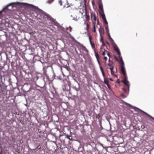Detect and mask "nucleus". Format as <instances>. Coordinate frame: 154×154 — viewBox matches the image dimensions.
I'll return each instance as SVG.
<instances>
[{
    "instance_id": "nucleus-1",
    "label": "nucleus",
    "mask_w": 154,
    "mask_h": 154,
    "mask_svg": "<svg viewBox=\"0 0 154 154\" xmlns=\"http://www.w3.org/2000/svg\"><path fill=\"white\" fill-rule=\"evenodd\" d=\"M35 8L39 11V12L41 15H44L45 16L47 17V18L48 20H50L52 22L53 24L57 26H59V23L56 21L54 19L51 17L49 14L43 11L42 10L40 9L37 7H35Z\"/></svg>"
},
{
    "instance_id": "nucleus-2",
    "label": "nucleus",
    "mask_w": 154,
    "mask_h": 154,
    "mask_svg": "<svg viewBox=\"0 0 154 154\" xmlns=\"http://www.w3.org/2000/svg\"><path fill=\"white\" fill-rule=\"evenodd\" d=\"M122 82L126 85L127 87L123 89V90L127 94H128L129 91L130 85L129 82L128 81H122Z\"/></svg>"
},
{
    "instance_id": "nucleus-3",
    "label": "nucleus",
    "mask_w": 154,
    "mask_h": 154,
    "mask_svg": "<svg viewBox=\"0 0 154 154\" xmlns=\"http://www.w3.org/2000/svg\"><path fill=\"white\" fill-rule=\"evenodd\" d=\"M70 89V86L67 85H64L63 86V89L64 91H68Z\"/></svg>"
},
{
    "instance_id": "nucleus-4",
    "label": "nucleus",
    "mask_w": 154,
    "mask_h": 154,
    "mask_svg": "<svg viewBox=\"0 0 154 154\" xmlns=\"http://www.w3.org/2000/svg\"><path fill=\"white\" fill-rule=\"evenodd\" d=\"M100 13L103 20H105L106 19V18L105 14L104 13V12H101L100 11Z\"/></svg>"
},
{
    "instance_id": "nucleus-5",
    "label": "nucleus",
    "mask_w": 154,
    "mask_h": 154,
    "mask_svg": "<svg viewBox=\"0 0 154 154\" xmlns=\"http://www.w3.org/2000/svg\"><path fill=\"white\" fill-rule=\"evenodd\" d=\"M121 71L123 75H125L126 74L124 67L121 66Z\"/></svg>"
},
{
    "instance_id": "nucleus-6",
    "label": "nucleus",
    "mask_w": 154,
    "mask_h": 154,
    "mask_svg": "<svg viewBox=\"0 0 154 154\" xmlns=\"http://www.w3.org/2000/svg\"><path fill=\"white\" fill-rule=\"evenodd\" d=\"M138 109L140 111L142 112H143V113H144L145 114H146L147 116H149V117H150V118H152L154 120V118L152 117V116H150V115L148 114L146 112H145L141 110V109Z\"/></svg>"
},
{
    "instance_id": "nucleus-7",
    "label": "nucleus",
    "mask_w": 154,
    "mask_h": 154,
    "mask_svg": "<svg viewBox=\"0 0 154 154\" xmlns=\"http://www.w3.org/2000/svg\"><path fill=\"white\" fill-rule=\"evenodd\" d=\"M99 31L100 33V35L101 36L102 34H103L104 33V30L103 29H101L100 27L99 29Z\"/></svg>"
},
{
    "instance_id": "nucleus-8",
    "label": "nucleus",
    "mask_w": 154,
    "mask_h": 154,
    "mask_svg": "<svg viewBox=\"0 0 154 154\" xmlns=\"http://www.w3.org/2000/svg\"><path fill=\"white\" fill-rule=\"evenodd\" d=\"M99 8L100 10L99 11H100L101 12H104L103 9V5H99Z\"/></svg>"
},
{
    "instance_id": "nucleus-9",
    "label": "nucleus",
    "mask_w": 154,
    "mask_h": 154,
    "mask_svg": "<svg viewBox=\"0 0 154 154\" xmlns=\"http://www.w3.org/2000/svg\"><path fill=\"white\" fill-rule=\"evenodd\" d=\"M91 19L94 20H96V17L95 14H93L92 13H91Z\"/></svg>"
},
{
    "instance_id": "nucleus-10",
    "label": "nucleus",
    "mask_w": 154,
    "mask_h": 154,
    "mask_svg": "<svg viewBox=\"0 0 154 154\" xmlns=\"http://www.w3.org/2000/svg\"><path fill=\"white\" fill-rule=\"evenodd\" d=\"M71 17L72 18V19L75 21H77V17L76 16H72V15H71Z\"/></svg>"
},
{
    "instance_id": "nucleus-11",
    "label": "nucleus",
    "mask_w": 154,
    "mask_h": 154,
    "mask_svg": "<svg viewBox=\"0 0 154 154\" xmlns=\"http://www.w3.org/2000/svg\"><path fill=\"white\" fill-rule=\"evenodd\" d=\"M124 76V80L122 81H128L127 80V77L126 75V74H125V75H123Z\"/></svg>"
},
{
    "instance_id": "nucleus-12",
    "label": "nucleus",
    "mask_w": 154,
    "mask_h": 154,
    "mask_svg": "<svg viewBox=\"0 0 154 154\" xmlns=\"http://www.w3.org/2000/svg\"><path fill=\"white\" fill-rule=\"evenodd\" d=\"M114 49L116 51H119V48H118L116 45H115V46H114Z\"/></svg>"
},
{
    "instance_id": "nucleus-13",
    "label": "nucleus",
    "mask_w": 154,
    "mask_h": 154,
    "mask_svg": "<svg viewBox=\"0 0 154 154\" xmlns=\"http://www.w3.org/2000/svg\"><path fill=\"white\" fill-rule=\"evenodd\" d=\"M104 83L107 85H108L109 84V81H108V80L107 79H104Z\"/></svg>"
},
{
    "instance_id": "nucleus-14",
    "label": "nucleus",
    "mask_w": 154,
    "mask_h": 154,
    "mask_svg": "<svg viewBox=\"0 0 154 154\" xmlns=\"http://www.w3.org/2000/svg\"><path fill=\"white\" fill-rule=\"evenodd\" d=\"M120 61L121 64V66L124 67V62L123 60H122Z\"/></svg>"
},
{
    "instance_id": "nucleus-15",
    "label": "nucleus",
    "mask_w": 154,
    "mask_h": 154,
    "mask_svg": "<svg viewBox=\"0 0 154 154\" xmlns=\"http://www.w3.org/2000/svg\"><path fill=\"white\" fill-rule=\"evenodd\" d=\"M106 29L107 33H109V30L108 26L107 25L106 26Z\"/></svg>"
},
{
    "instance_id": "nucleus-16",
    "label": "nucleus",
    "mask_w": 154,
    "mask_h": 154,
    "mask_svg": "<svg viewBox=\"0 0 154 154\" xmlns=\"http://www.w3.org/2000/svg\"><path fill=\"white\" fill-rule=\"evenodd\" d=\"M95 55L97 59H98L99 57V54L97 53H95Z\"/></svg>"
},
{
    "instance_id": "nucleus-17",
    "label": "nucleus",
    "mask_w": 154,
    "mask_h": 154,
    "mask_svg": "<svg viewBox=\"0 0 154 154\" xmlns=\"http://www.w3.org/2000/svg\"><path fill=\"white\" fill-rule=\"evenodd\" d=\"M93 28H94L93 31L94 32H96V29H95V26L94 24V26H93Z\"/></svg>"
},
{
    "instance_id": "nucleus-18",
    "label": "nucleus",
    "mask_w": 154,
    "mask_h": 154,
    "mask_svg": "<svg viewBox=\"0 0 154 154\" xmlns=\"http://www.w3.org/2000/svg\"><path fill=\"white\" fill-rule=\"evenodd\" d=\"M34 16L35 17H37V16H39V14H38L37 13H36L35 12H34Z\"/></svg>"
},
{
    "instance_id": "nucleus-19",
    "label": "nucleus",
    "mask_w": 154,
    "mask_h": 154,
    "mask_svg": "<svg viewBox=\"0 0 154 154\" xmlns=\"http://www.w3.org/2000/svg\"><path fill=\"white\" fill-rule=\"evenodd\" d=\"M59 3L60 5H62V2L61 0H59Z\"/></svg>"
},
{
    "instance_id": "nucleus-20",
    "label": "nucleus",
    "mask_w": 154,
    "mask_h": 154,
    "mask_svg": "<svg viewBox=\"0 0 154 154\" xmlns=\"http://www.w3.org/2000/svg\"><path fill=\"white\" fill-rule=\"evenodd\" d=\"M116 52L117 53V54L119 55V56L120 55L121 53L119 51H119H116Z\"/></svg>"
},
{
    "instance_id": "nucleus-21",
    "label": "nucleus",
    "mask_w": 154,
    "mask_h": 154,
    "mask_svg": "<svg viewBox=\"0 0 154 154\" xmlns=\"http://www.w3.org/2000/svg\"><path fill=\"white\" fill-rule=\"evenodd\" d=\"M119 58L120 61L121 60H123L122 59V57L121 55L119 56Z\"/></svg>"
},
{
    "instance_id": "nucleus-22",
    "label": "nucleus",
    "mask_w": 154,
    "mask_h": 154,
    "mask_svg": "<svg viewBox=\"0 0 154 154\" xmlns=\"http://www.w3.org/2000/svg\"><path fill=\"white\" fill-rule=\"evenodd\" d=\"M66 137L68 139H70V140H71L72 138H70V137L68 135H67L66 136Z\"/></svg>"
},
{
    "instance_id": "nucleus-23",
    "label": "nucleus",
    "mask_w": 154,
    "mask_h": 154,
    "mask_svg": "<svg viewBox=\"0 0 154 154\" xmlns=\"http://www.w3.org/2000/svg\"><path fill=\"white\" fill-rule=\"evenodd\" d=\"M70 28V32H71V30H72V28L70 27V26H69V27H67L66 28V29L67 30H68L69 29V28Z\"/></svg>"
},
{
    "instance_id": "nucleus-24",
    "label": "nucleus",
    "mask_w": 154,
    "mask_h": 154,
    "mask_svg": "<svg viewBox=\"0 0 154 154\" xmlns=\"http://www.w3.org/2000/svg\"><path fill=\"white\" fill-rule=\"evenodd\" d=\"M104 21V23L105 24H106V25H107L108 24V23L106 21V19L105 20H103Z\"/></svg>"
},
{
    "instance_id": "nucleus-25",
    "label": "nucleus",
    "mask_w": 154,
    "mask_h": 154,
    "mask_svg": "<svg viewBox=\"0 0 154 154\" xmlns=\"http://www.w3.org/2000/svg\"><path fill=\"white\" fill-rule=\"evenodd\" d=\"M12 5H13V4H12V3L10 4L7 6L6 7L8 8L9 6H10V5L12 6Z\"/></svg>"
},
{
    "instance_id": "nucleus-26",
    "label": "nucleus",
    "mask_w": 154,
    "mask_h": 154,
    "mask_svg": "<svg viewBox=\"0 0 154 154\" xmlns=\"http://www.w3.org/2000/svg\"><path fill=\"white\" fill-rule=\"evenodd\" d=\"M113 66L112 67L110 68V70L111 71H113Z\"/></svg>"
},
{
    "instance_id": "nucleus-27",
    "label": "nucleus",
    "mask_w": 154,
    "mask_h": 154,
    "mask_svg": "<svg viewBox=\"0 0 154 154\" xmlns=\"http://www.w3.org/2000/svg\"><path fill=\"white\" fill-rule=\"evenodd\" d=\"M85 50L87 53L88 52V50L85 47H84Z\"/></svg>"
},
{
    "instance_id": "nucleus-28",
    "label": "nucleus",
    "mask_w": 154,
    "mask_h": 154,
    "mask_svg": "<svg viewBox=\"0 0 154 154\" xmlns=\"http://www.w3.org/2000/svg\"><path fill=\"white\" fill-rule=\"evenodd\" d=\"M112 75H114V72L113 71H111Z\"/></svg>"
},
{
    "instance_id": "nucleus-29",
    "label": "nucleus",
    "mask_w": 154,
    "mask_h": 154,
    "mask_svg": "<svg viewBox=\"0 0 154 154\" xmlns=\"http://www.w3.org/2000/svg\"><path fill=\"white\" fill-rule=\"evenodd\" d=\"M89 41H91V40L92 38L90 36H89Z\"/></svg>"
},
{
    "instance_id": "nucleus-30",
    "label": "nucleus",
    "mask_w": 154,
    "mask_h": 154,
    "mask_svg": "<svg viewBox=\"0 0 154 154\" xmlns=\"http://www.w3.org/2000/svg\"><path fill=\"white\" fill-rule=\"evenodd\" d=\"M141 127L143 129L145 128V126L144 125H142L141 126Z\"/></svg>"
},
{
    "instance_id": "nucleus-31",
    "label": "nucleus",
    "mask_w": 154,
    "mask_h": 154,
    "mask_svg": "<svg viewBox=\"0 0 154 154\" xmlns=\"http://www.w3.org/2000/svg\"><path fill=\"white\" fill-rule=\"evenodd\" d=\"M102 54L104 56L105 55V53L104 52H103V53H102Z\"/></svg>"
},
{
    "instance_id": "nucleus-32",
    "label": "nucleus",
    "mask_w": 154,
    "mask_h": 154,
    "mask_svg": "<svg viewBox=\"0 0 154 154\" xmlns=\"http://www.w3.org/2000/svg\"><path fill=\"white\" fill-rule=\"evenodd\" d=\"M104 60H107V57H106L104 56Z\"/></svg>"
},
{
    "instance_id": "nucleus-33",
    "label": "nucleus",
    "mask_w": 154,
    "mask_h": 154,
    "mask_svg": "<svg viewBox=\"0 0 154 154\" xmlns=\"http://www.w3.org/2000/svg\"><path fill=\"white\" fill-rule=\"evenodd\" d=\"M107 55L109 57H111V56L109 53H107Z\"/></svg>"
},
{
    "instance_id": "nucleus-34",
    "label": "nucleus",
    "mask_w": 154,
    "mask_h": 154,
    "mask_svg": "<svg viewBox=\"0 0 154 154\" xmlns=\"http://www.w3.org/2000/svg\"><path fill=\"white\" fill-rule=\"evenodd\" d=\"M107 85V86H108V88L109 89H110V85H109V84H108V85Z\"/></svg>"
},
{
    "instance_id": "nucleus-35",
    "label": "nucleus",
    "mask_w": 154,
    "mask_h": 154,
    "mask_svg": "<svg viewBox=\"0 0 154 154\" xmlns=\"http://www.w3.org/2000/svg\"><path fill=\"white\" fill-rule=\"evenodd\" d=\"M97 62H98V64H99V65H100V61H99V59H97Z\"/></svg>"
},
{
    "instance_id": "nucleus-36",
    "label": "nucleus",
    "mask_w": 154,
    "mask_h": 154,
    "mask_svg": "<svg viewBox=\"0 0 154 154\" xmlns=\"http://www.w3.org/2000/svg\"><path fill=\"white\" fill-rule=\"evenodd\" d=\"M100 69H101L102 72V71H103L102 67L100 66Z\"/></svg>"
},
{
    "instance_id": "nucleus-37",
    "label": "nucleus",
    "mask_w": 154,
    "mask_h": 154,
    "mask_svg": "<svg viewBox=\"0 0 154 154\" xmlns=\"http://www.w3.org/2000/svg\"><path fill=\"white\" fill-rule=\"evenodd\" d=\"M90 43L91 45L92 46V45L93 44H92V42H91V41H90Z\"/></svg>"
},
{
    "instance_id": "nucleus-38",
    "label": "nucleus",
    "mask_w": 154,
    "mask_h": 154,
    "mask_svg": "<svg viewBox=\"0 0 154 154\" xmlns=\"http://www.w3.org/2000/svg\"><path fill=\"white\" fill-rule=\"evenodd\" d=\"M85 13L86 15H87V14H86V12H85ZM86 18H89V17L88 16H86Z\"/></svg>"
},
{
    "instance_id": "nucleus-39",
    "label": "nucleus",
    "mask_w": 154,
    "mask_h": 154,
    "mask_svg": "<svg viewBox=\"0 0 154 154\" xmlns=\"http://www.w3.org/2000/svg\"><path fill=\"white\" fill-rule=\"evenodd\" d=\"M108 35H109V38H111V36H110V35L109 33H108Z\"/></svg>"
},
{
    "instance_id": "nucleus-40",
    "label": "nucleus",
    "mask_w": 154,
    "mask_h": 154,
    "mask_svg": "<svg viewBox=\"0 0 154 154\" xmlns=\"http://www.w3.org/2000/svg\"><path fill=\"white\" fill-rule=\"evenodd\" d=\"M102 74H103V76H104V72H103V71H102Z\"/></svg>"
},
{
    "instance_id": "nucleus-41",
    "label": "nucleus",
    "mask_w": 154,
    "mask_h": 154,
    "mask_svg": "<svg viewBox=\"0 0 154 154\" xmlns=\"http://www.w3.org/2000/svg\"><path fill=\"white\" fill-rule=\"evenodd\" d=\"M87 27H88V28L89 27V26L88 24H87Z\"/></svg>"
},
{
    "instance_id": "nucleus-42",
    "label": "nucleus",
    "mask_w": 154,
    "mask_h": 154,
    "mask_svg": "<svg viewBox=\"0 0 154 154\" xmlns=\"http://www.w3.org/2000/svg\"><path fill=\"white\" fill-rule=\"evenodd\" d=\"M110 38V40H111V41H113V39H112V38Z\"/></svg>"
},
{
    "instance_id": "nucleus-43",
    "label": "nucleus",
    "mask_w": 154,
    "mask_h": 154,
    "mask_svg": "<svg viewBox=\"0 0 154 154\" xmlns=\"http://www.w3.org/2000/svg\"><path fill=\"white\" fill-rule=\"evenodd\" d=\"M108 65H109V66H111V64L110 63H109L108 64Z\"/></svg>"
},
{
    "instance_id": "nucleus-44",
    "label": "nucleus",
    "mask_w": 154,
    "mask_h": 154,
    "mask_svg": "<svg viewBox=\"0 0 154 154\" xmlns=\"http://www.w3.org/2000/svg\"><path fill=\"white\" fill-rule=\"evenodd\" d=\"M84 24H86V21H85Z\"/></svg>"
},
{
    "instance_id": "nucleus-45",
    "label": "nucleus",
    "mask_w": 154,
    "mask_h": 154,
    "mask_svg": "<svg viewBox=\"0 0 154 154\" xmlns=\"http://www.w3.org/2000/svg\"><path fill=\"white\" fill-rule=\"evenodd\" d=\"M97 23H98H98H99V21H98V20H97Z\"/></svg>"
},
{
    "instance_id": "nucleus-46",
    "label": "nucleus",
    "mask_w": 154,
    "mask_h": 154,
    "mask_svg": "<svg viewBox=\"0 0 154 154\" xmlns=\"http://www.w3.org/2000/svg\"><path fill=\"white\" fill-rule=\"evenodd\" d=\"M115 76H116V77H117V75H115Z\"/></svg>"
},
{
    "instance_id": "nucleus-47",
    "label": "nucleus",
    "mask_w": 154,
    "mask_h": 154,
    "mask_svg": "<svg viewBox=\"0 0 154 154\" xmlns=\"http://www.w3.org/2000/svg\"><path fill=\"white\" fill-rule=\"evenodd\" d=\"M42 18L41 17V18H40L41 19V20H42Z\"/></svg>"
},
{
    "instance_id": "nucleus-48",
    "label": "nucleus",
    "mask_w": 154,
    "mask_h": 154,
    "mask_svg": "<svg viewBox=\"0 0 154 154\" xmlns=\"http://www.w3.org/2000/svg\"><path fill=\"white\" fill-rule=\"evenodd\" d=\"M31 5V6H33V5Z\"/></svg>"
},
{
    "instance_id": "nucleus-49",
    "label": "nucleus",
    "mask_w": 154,
    "mask_h": 154,
    "mask_svg": "<svg viewBox=\"0 0 154 154\" xmlns=\"http://www.w3.org/2000/svg\"><path fill=\"white\" fill-rule=\"evenodd\" d=\"M102 42L103 43V41H102Z\"/></svg>"
},
{
    "instance_id": "nucleus-50",
    "label": "nucleus",
    "mask_w": 154,
    "mask_h": 154,
    "mask_svg": "<svg viewBox=\"0 0 154 154\" xmlns=\"http://www.w3.org/2000/svg\"><path fill=\"white\" fill-rule=\"evenodd\" d=\"M110 79L112 81V79Z\"/></svg>"
},
{
    "instance_id": "nucleus-51",
    "label": "nucleus",
    "mask_w": 154,
    "mask_h": 154,
    "mask_svg": "<svg viewBox=\"0 0 154 154\" xmlns=\"http://www.w3.org/2000/svg\"><path fill=\"white\" fill-rule=\"evenodd\" d=\"M69 7V6H68L67 7V8H68Z\"/></svg>"
}]
</instances>
